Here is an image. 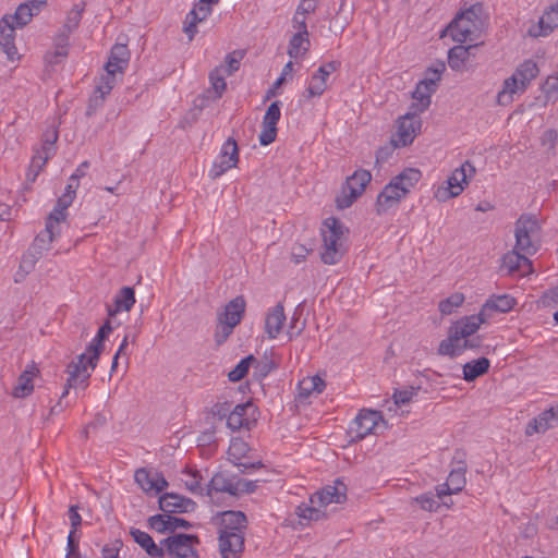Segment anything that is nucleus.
<instances>
[{
  "label": "nucleus",
  "instance_id": "obj_64",
  "mask_svg": "<svg viewBox=\"0 0 558 558\" xmlns=\"http://www.w3.org/2000/svg\"><path fill=\"white\" fill-rule=\"evenodd\" d=\"M78 543L80 536L76 535L75 531H70L66 544V558H81Z\"/></svg>",
  "mask_w": 558,
  "mask_h": 558
},
{
  "label": "nucleus",
  "instance_id": "obj_49",
  "mask_svg": "<svg viewBox=\"0 0 558 558\" xmlns=\"http://www.w3.org/2000/svg\"><path fill=\"white\" fill-rule=\"evenodd\" d=\"M182 474L185 476L182 478V482L184 483V486L187 490H190L193 494H203V488L201 486V480L202 476L199 475L198 471L196 470H190L185 469Z\"/></svg>",
  "mask_w": 558,
  "mask_h": 558
},
{
  "label": "nucleus",
  "instance_id": "obj_3",
  "mask_svg": "<svg viewBox=\"0 0 558 558\" xmlns=\"http://www.w3.org/2000/svg\"><path fill=\"white\" fill-rule=\"evenodd\" d=\"M481 5L475 4L457 15L447 28L442 32L449 33L457 43H465L468 40H476L483 28V20L480 16Z\"/></svg>",
  "mask_w": 558,
  "mask_h": 558
},
{
  "label": "nucleus",
  "instance_id": "obj_53",
  "mask_svg": "<svg viewBox=\"0 0 558 558\" xmlns=\"http://www.w3.org/2000/svg\"><path fill=\"white\" fill-rule=\"evenodd\" d=\"M105 70H106V74L101 75V77L99 78V82L95 88H97L98 92H101L102 94L109 95L117 82L116 74L120 73V71H117L113 69H105Z\"/></svg>",
  "mask_w": 558,
  "mask_h": 558
},
{
  "label": "nucleus",
  "instance_id": "obj_47",
  "mask_svg": "<svg viewBox=\"0 0 558 558\" xmlns=\"http://www.w3.org/2000/svg\"><path fill=\"white\" fill-rule=\"evenodd\" d=\"M483 338L481 336H471L462 339L461 342L453 343L452 353H438L439 355H448L451 359L459 356L465 350H475L481 348Z\"/></svg>",
  "mask_w": 558,
  "mask_h": 558
},
{
  "label": "nucleus",
  "instance_id": "obj_15",
  "mask_svg": "<svg viewBox=\"0 0 558 558\" xmlns=\"http://www.w3.org/2000/svg\"><path fill=\"white\" fill-rule=\"evenodd\" d=\"M256 408L250 401L236 404L229 414L227 426L232 430L250 429L255 422Z\"/></svg>",
  "mask_w": 558,
  "mask_h": 558
},
{
  "label": "nucleus",
  "instance_id": "obj_2",
  "mask_svg": "<svg viewBox=\"0 0 558 558\" xmlns=\"http://www.w3.org/2000/svg\"><path fill=\"white\" fill-rule=\"evenodd\" d=\"M347 229L343 223L335 217H329L324 221L322 230L323 251L320 258L324 264L335 265L341 260L347 252L344 241Z\"/></svg>",
  "mask_w": 558,
  "mask_h": 558
},
{
  "label": "nucleus",
  "instance_id": "obj_7",
  "mask_svg": "<svg viewBox=\"0 0 558 558\" xmlns=\"http://www.w3.org/2000/svg\"><path fill=\"white\" fill-rule=\"evenodd\" d=\"M372 180V173L365 169H357L347 178L341 194L337 196L336 204L340 209L349 208L365 191Z\"/></svg>",
  "mask_w": 558,
  "mask_h": 558
},
{
  "label": "nucleus",
  "instance_id": "obj_30",
  "mask_svg": "<svg viewBox=\"0 0 558 558\" xmlns=\"http://www.w3.org/2000/svg\"><path fill=\"white\" fill-rule=\"evenodd\" d=\"M130 534L134 542L138 544L151 558H160L165 555L163 545H157L153 537L140 529L132 527Z\"/></svg>",
  "mask_w": 558,
  "mask_h": 558
},
{
  "label": "nucleus",
  "instance_id": "obj_57",
  "mask_svg": "<svg viewBox=\"0 0 558 558\" xmlns=\"http://www.w3.org/2000/svg\"><path fill=\"white\" fill-rule=\"evenodd\" d=\"M542 90L547 101L558 98V75H549L542 85Z\"/></svg>",
  "mask_w": 558,
  "mask_h": 558
},
{
  "label": "nucleus",
  "instance_id": "obj_56",
  "mask_svg": "<svg viewBox=\"0 0 558 558\" xmlns=\"http://www.w3.org/2000/svg\"><path fill=\"white\" fill-rule=\"evenodd\" d=\"M464 302L462 293H453L447 299L440 301L439 311L442 315H450L456 307H459Z\"/></svg>",
  "mask_w": 558,
  "mask_h": 558
},
{
  "label": "nucleus",
  "instance_id": "obj_12",
  "mask_svg": "<svg viewBox=\"0 0 558 558\" xmlns=\"http://www.w3.org/2000/svg\"><path fill=\"white\" fill-rule=\"evenodd\" d=\"M421 126L422 121L418 117V113L412 110L405 113L403 117L399 118L397 133L392 137L395 146L404 147L411 144L415 136L420 133Z\"/></svg>",
  "mask_w": 558,
  "mask_h": 558
},
{
  "label": "nucleus",
  "instance_id": "obj_40",
  "mask_svg": "<svg viewBox=\"0 0 558 558\" xmlns=\"http://www.w3.org/2000/svg\"><path fill=\"white\" fill-rule=\"evenodd\" d=\"M74 198L70 194H62L53 208L49 214L47 220L60 227V223L65 221L68 216V208L72 205Z\"/></svg>",
  "mask_w": 558,
  "mask_h": 558
},
{
  "label": "nucleus",
  "instance_id": "obj_59",
  "mask_svg": "<svg viewBox=\"0 0 558 558\" xmlns=\"http://www.w3.org/2000/svg\"><path fill=\"white\" fill-rule=\"evenodd\" d=\"M53 155H48V150H44L43 148L40 150H37L35 155L32 158L31 166L33 168H36L34 171V177L32 178V181H35L37 175L39 174L40 170L44 168L46 162L49 158H51Z\"/></svg>",
  "mask_w": 558,
  "mask_h": 558
},
{
  "label": "nucleus",
  "instance_id": "obj_17",
  "mask_svg": "<svg viewBox=\"0 0 558 558\" xmlns=\"http://www.w3.org/2000/svg\"><path fill=\"white\" fill-rule=\"evenodd\" d=\"M347 499V485L336 480L333 485H327L322 490L316 492L310 499L311 504L317 506H327L329 504H342Z\"/></svg>",
  "mask_w": 558,
  "mask_h": 558
},
{
  "label": "nucleus",
  "instance_id": "obj_28",
  "mask_svg": "<svg viewBox=\"0 0 558 558\" xmlns=\"http://www.w3.org/2000/svg\"><path fill=\"white\" fill-rule=\"evenodd\" d=\"M286 322L284 308L281 303H278L270 308L265 319V332L269 339H276L281 332Z\"/></svg>",
  "mask_w": 558,
  "mask_h": 558
},
{
  "label": "nucleus",
  "instance_id": "obj_32",
  "mask_svg": "<svg viewBox=\"0 0 558 558\" xmlns=\"http://www.w3.org/2000/svg\"><path fill=\"white\" fill-rule=\"evenodd\" d=\"M112 331L110 320H106L105 324L98 329L96 337L86 348L88 353H92V369H95L99 360V356L104 350V341Z\"/></svg>",
  "mask_w": 558,
  "mask_h": 558
},
{
  "label": "nucleus",
  "instance_id": "obj_1",
  "mask_svg": "<svg viewBox=\"0 0 558 558\" xmlns=\"http://www.w3.org/2000/svg\"><path fill=\"white\" fill-rule=\"evenodd\" d=\"M421 177V171L414 168H407L393 177L377 195L376 213L384 215L390 209L397 208L411 189L420 181Z\"/></svg>",
  "mask_w": 558,
  "mask_h": 558
},
{
  "label": "nucleus",
  "instance_id": "obj_58",
  "mask_svg": "<svg viewBox=\"0 0 558 558\" xmlns=\"http://www.w3.org/2000/svg\"><path fill=\"white\" fill-rule=\"evenodd\" d=\"M108 95L98 92L97 88L94 89L86 109V116L92 117L96 113V111L104 106L105 99Z\"/></svg>",
  "mask_w": 558,
  "mask_h": 558
},
{
  "label": "nucleus",
  "instance_id": "obj_16",
  "mask_svg": "<svg viewBox=\"0 0 558 558\" xmlns=\"http://www.w3.org/2000/svg\"><path fill=\"white\" fill-rule=\"evenodd\" d=\"M159 509L168 514L192 512L196 508V502L191 498L175 493H165L158 500Z\"/></svg>",
  "mask_w": 558,
  "mask_h": 558
},
{
  "label": "nucleus",
  "instance_id": "obj_21",
  "mask_svg": "<svg viewBox=\"0 0 558 558\" xmlns=\"http://www.w3.org/2000/svg\"><path fill=\"white\" fill-rule=\"evenodd\" d=\"M219 550L222 558H240L244 550V535L233 532L219 533Z\"/></svg>",
  "mask_w": 558,
  "mask_h": 558
},
{
  "label": "nucleus",
  "instance_id": "obj_55",
  "mask_svg": "<svg viewBox=\"0 0 558 558\" xmlns=\"http://www.w3.org/2000/svg\"><path fill=\"white\" fill-rule=\"evenodd\" d=\"M446 66L444 62H439L436 66L428 68L426 70V76L421 82L425 83L428 87L436 92L437 83L441 78V74Z\"/></svg>",
  "mask_w": 558,
  "mask_h": 558
},
{
  "label": "nucleus",
  "instance_id": "obj_52",
  "mask_svg": "<svg viewBox=\"0 0 558 558\" xmlns=\"http://www.w3.org/2000/svg\"><path fill=\"white\" fill-rule=\"evenodd\" d=\"M134 480L145 493L154 492V473L145 468L136 470Z\"/></svg>",
  "mask_w": 558,
  "mask_h": 558
},
{
  "label": "nucleus",
  "instance_id": "obj_10",
  "mask_svg": "<svg viewBox=\"0 0 558 558\" xmlns=\"http://www.w3.org/2000/svg\"><path fill=\"white\" fill-rule=\"evenodd\" d=\"M198 537L192 534H177L160 542L171 558H198L195 545Z\"/></svg>",
  "mask_w": 558,
  "mask_h": 558
},
{
  "label": "nucleus",
  "instance_id": "obj_9",
  "mask_svg": "<svg viewBox=\"0 0 558 558\" xmlns=\"http://www.w3.org/2000/svg\"><path fill=\"white\" fill-rule=\"evenodd\" d=\"M245 307L246 301L243 295H238L226 304L223 312L218 317L222 330L221 339L216 335L218 344H221L231 335L233 328L241 323Z\"/></svg>",
  "mask_w": 558,
  "mask_h": 558
},
{
  "label": "nucleus",
  "instance_id": "obj_18",
  "mask_svg": "<svg viewBox=\"0 0 558 558\" xmlns=\"http://www.w3.org/2000/svg\"><path fill=\"white\" fill-rule=\"evenodd\" d=\"M527 254L513 247L512 251L502 256L501 270L508 275L524 276L533 271L532 262L526 257Z\"/></svg>",
  "mask_w": 558,
  "mask_h": 558
},
{
  "label": "nucleus",
  "instance_id": "obj_33",
  "mask_svg": "<svg viewBox=\"0 0 558 558\" xmlns=\"http://www.w3.org/2000/svg\"><path fill=\"white\" fill-rule=\"evenodd\" d=\"M135 303V292L131 287H123L114 298V308L111 306L107 307L108 315L114 316L121 311L129 312Z\"/></svg>",
  "mask_w": 558,
  "mask_h": 558
},
{
  "label": "nucleus",
  "instance_id": "obj_42",
  "mask_svg": "<svg viewBox=\"0 0 558 558\" xmlns=\"http://www.w3.org/2000/svg\"><path fill=\"white\" fill-rule=\"evenodd\" d=\"M538 66L533 60H525L514 71L515 77L521 82V88H526L529 84L538 75Z\"/></svg>",
  "mask_w": 558,
  "mask_h": 558
},
{
  "label": "nucleus",
  "instance_id": "obj_63",
  "mask_svg": "<svg viewBox=\"0 0 558 558\" xmlns=\"http://www.w3.org/2000/svg\"><path fill=\"white\" fill-rule=\"evenodd\" d=\"M262 482L260 480H245V478H239L234 482V488H236V496L239 494H252L254 493L257 487L258 483Z\"/></svg>",
  "mask_w": 558,
  "mask_h": 558
},
{
  "label": "nucleus",
  "instance_id": "obj_25",
  "mask_svg": "<svg viewBox=\"0 0 558 558\" xmlns=\"http://www.w3.org/2000/svg\"><path fill=\"white\" fill-rule=\"evenodd\" d=\"M247 519L242 511L228 510L221 512L219 533L233 532L245 535Z\"/></svg>",
  "mask_w": 558,
  "mask_h": 558
},
{
  "label": "nucleus",
  "instance_id": "obj_29",
  "mask_svg": "<svg viewBox=\"0 0 558 558\" xmlns=\"http://www.w3.org/2000/svg\"><path fill=\"white\" fill-rule=\"evenodd\" d=\"M248 450L247 444L243 441L242 439H234L231 441V445L228 450V454L234 465L242 468L241 472H247L248 470L259 469L263 468L264 464L262 461H256L252 463H244L241 462L242 457L245 456L246 451Z\"/></svg>",
  "mask_w": 558,
  "mask_h": 558
},
{
  "label": "nucleus",
  "instance_id": "obj_46",
  "mask_svg": "<svg viewBox=\"0 0 558 558\" xmlns=\"http://www.w3.org/2000/svg\"><path fill=\"white\" fill-rule=\"evenodd\" d=\"M310 48V39L308 35H303V33H295L289 43L288 54L296 59L300 56L305 54Z\"/></svg>",
  "mask_w": 558,
  "mask_h": 558
},
{
  "label": "nucleus",
  "instance_id": "obj_6",
  "mask_svg": "<svg viewBox=\"0 0 558 558\" xmlns=\"http://www.w3.org/2000/svg\"><path fill=\"white\" fill-rule=\"evenodd\" d=\"M481 325L482 320L477 316L461 317L449 327L448 336L440 341L437 353H452L453 343L461 342L462 339L475 335Z\"/></svg>",
  "mask_w": 558,
  "mask_h": 558
},
{
  "label": "nucleus",
  "instance_id": "obj_26",
  "mask_svg": "<svg viewBox=\"0 0 558 558\" xmlns=\"http://www.w3.org/2000/svg\"><path fill=\"white\" fill-rule=\"evenodd\" d=\"M59 234L60 227L47 220L45 230L35 238L28 251H33V254H36V256L40 258L43 253L50 248V244Z\"/></svg>",
  "mask_w": 558,
  "mask_h": 558
},
{
  "label": "nucleus",
  "instance_id": "obj_24",
  "mask_svg": "<svg viewBox=\"0 0 558 558\" xmlns=\"http://www.w3.org/2000/svg\"><path fill=\"white\" fill-rule=\"evenodd\" d=\"M15 26L9 16H3L0 20V47L10 60H14L17 56V48L14 44Z\"/></svg>",
  "mask_w": 558,
  "mask_h": 558
},
{
  "label": "nucleus",
  "instance_id": "obj_23",
  "mask_svg": "<svg viewBox=\"0 0 558 558\" xmlns=\"http://www.w3.org/2000/svg\"><path fill=\"white\" fill-rule=\"evenodd\" d=\"M46 5V0H31L21 3L14 14L8 16L12 19V23L17 27H24L32 21L33 16L37 15Z\"/></svg>",
  "mask_w": 558,
  "mask_h": 558
},
{
  "label": "nucleus",
  "instance_id": "obj_14",
  "mask_svg": "<svg viewBox=\"0 0 558 558\" xmlns=\"http://www.w3.org/2000/svg\"><path fill=\"white\" fill-rule=\"evenodd\" d=\"M280 105L281 102L278 100L271 102L263 118V130L258 136L259 143L263 146H267L276 140L277 123L281 117Z\"/></svg>",
  "mask_w": 558,
  "mask_h": 558
},
{
  "label": "nucleus",
  "instance_id": "obj_4",
  "mask_svg": "<svg viewBox=\"0 0 558 558\" xmlns=\"http://www.w3.org/2000/svg\"><path fill=\"white\" fill-rule=\"evenodd\" d=\"M541 226L538 220L532 215H521L515 221V245L518 251L524 254L533 255L538 250V235Z\"/></svg>",
  "mask_w": 558,
  "mask_h": 558
},
{
  "label": "nucleus",
  "instance_id": "obj_19",
  "mask_svg": "<svg viewBox=\"0 0 558 558\" xmlns=\"http://www.w3.org/2000/svg\"><path fill=\"white\" fill-rule=\"evenodd\" d=\"M558 425V405H553L534 417L525 428V435L532 436L536 433H545Z\"/></svg>",
  "mask_w": 558,
  "mask_h": 558
},
{
  "label": "nucleus",
  "instance_id": "obj_35",
  "mask_svg": "<svg viewBox=\"0 0 558 558\" xmlns=\"http://www.w3.org/2000/svg\"><path fill=\"white\" fill-rule=\"evenodd\" d=\"M490 362L487 357L472 360L463 365V379L468 383L474 381L480 376L486 374L489 369Z\"/></svg>",
  "mask_w": 558,
  "mask_h": 558
},
{
  "label": "nucleus",
  "instance_id": "obj_37",
  "mask_svg": "<svg viewBox=\"0 0 558 558\" xmlns=\"http://www.w3.org/2000/svg\"><path fill=\"white\" fill-rule=\"evenodd\" d=\"M433 93H435L434 89L420 81L413 92V98L416 102L412 104L411 110L416 113L424 112L430 105V97Z\"/></svg>",
  "mask_w": 558,
  "mask_h": 558
},
{
  "label": "nucleus",
  "instance_id": "obj_62",
  "mask_svg": "<svg viewBox=\"0 0 558 558\" xmlns=\"http://www.w3.org/2000/svg\"><path fill=\"white\" fill-rule=\"evenodd\" d=\"M538 304L543 307L558 306V286L544 291L538 300Z\"/></svg>",
  "mask_w": 558,
  "mask_h": 558
},
{
  "label": "nucleus",
  "instance_id": "obj_60",
  "mask_svg": "<svg viewBox=\"0 0 558 558\" xmlns=\"http://www.w3.org/2000/svg\"><path fill=\"white\" fill-rule=\"evenodd\" d=\"M417 502L423 510L436 511L439 508V502L435 496L430 493L420 495L413 499Z\"/></svg>",
  "mask_w": 558,
  "mask_h": 558
},
{
  "label": "nucleus",
  "instance_id": "obj_34",
  "mask_svg": "<svg viewBox=\"0 0 558 558\" xmlns=\"http://www.w3.org/2000/svg\"><path fill=\"white\" fill-rule=\"evenodd\" d=\"M215 493H228L231 496H236L234 482L221 473L215 474L207 485L206 495L214 498Z\"/></svg>",
  "mask_w": 558,
  "mask_h": 558
},
{
  "label": "nucleus",
  "instance_id": "obj_38",
  "mask_svg": "<svg viewBox=\"0 0 558 558\" xmlns=\"http://www.w3.org/2000/svg\"><path fill=\"white\" fill-rule=\"evenodd\" d=\"M558 26V8L550 7L538 21V32L530 31L533 36H547Z\"/></svg>",
  "mask_w": 558,
  "mask_h": 558
},
{
  "label": "nucleus",
  "instance_id": "obj_41",
  "mask_svg": "<svg viewBox=\"0 0 558 558\" xmlns=\"http://www.w3.org/2000/svg\"><path fill=\"white\" fill-rule=\"evenodd\" d=\"M86 3L81 1L80 3H75L71 10L66 12L65 20L60 28L66 33H74L82 21L83 13L85 11Z\"/></svg>",
  "mask_w": 558,
  "mask_h": 558
},
{
  "label": "nucleus",
  "instance_id": "obj_43",
  "mask_svg": "<svg viewBox=\"0 0 558 558\" xmlns=\"http://www.w3.org/2000/svg\"><path fill=\"white\" fill-rule=\"evenodd\" d=\"M475 46H454L448 51V64L454 71H461L464 69L465 61L469 59L470 49Z\"/></svg>",
  "mask_w": 558,
  "mask_h": 558
},
{
  "label": "nucleus",
  "instance_id": "obj_5",
  "mask_svg": "<svg viewBox=\"0 0 558 558\" xmlns=\"http://www.w3.org/2000/svg\"><path fill=\"white\" fill-rule=\"evenodd\" d=\"M474 174V166L469 160L464 161L459 168L451 172L445 181L446 185L439 186L435 191V198L439 202H447L450 198L459 196Z\"/></svg>",
  "mask_w": 558,
  "mask_h": 558
},
{
  "label": "nucleus",
  "instance_id": "obj_54",
  "mask_svg": "<svg viewBox=\"0 0 558 558\" xmlns=\"http://www.w3.org/2000/svg\"><path fill=\"white\" fill-rule=\"evenodd\" d=\"M296 514L301 519L310 520V521H318L323 518H325V513L315 507V505L312 504V506L307 504H301L296 508Z\"/></svg>",
  "mask_w": 558,
  "mask_h": 558
},
{
  "label": "nucleus",
  "instance_id": "obj_44",
  "mask_svg": "<svg viewBox=\"0 0 558 558\" xmlns=\"http://www.w3.org/2000/svg\"><path fill=\"white\" fill-rule=\"evenodd\" d=\"M515 304L517 300L510 294L492 295L486 300V308L498 313H508Z\"/></svg>",
  "mask_w": 558,
  "mask_h": 558
},
{
  "label": "nucleus",
  "instance_id": "obj_11",
  "mask_svg": "<svg viewBox=\"0 0 558 558\" xmlns=\"http://www.w3.org/2000/svg\"><path fill=\"white\" fill-rule=\"evenodd\" d=\"M383 418L380 411L361 410L349 427L351 441H360L373 433L378 422Z\"/></svg>",
  "mask_w": 558,
  "mask_h": 558
},
{
  "label": "nucleus",
  "instance_id": "obj_39",
  "mask_svg": "<svg viewBox=\"0 0 558 558\" xmlns=\"http://www.w3.org/2000/svg\"><path fill=\"white\" fill-rule=\"evenodd\" d=\"M326 384L319 376H312L302 379L298 387V397L300 400L308 398L313 392L320 393L325 389Z\"/></svg>",
  "mask_w": 558,
  "mask_h": 558
},
{
  "label": "nucleus",
  "instance_id": "obj_50",
  "mask_svg": "<svg viewBox=\"0 0 558 558\" xmlns=\"http://www.w3.org/2000/svg\"><path fill=\"white\" fill-rule=\"evenodd\" d=\"M327 88V78L317 71L312 75L308 87L306 88L307 97H319Z\"/></svg>",
  "mask_w": 558,
  "mask_h": 558
},
{
  "label": "nucleus",
  "instance_id": "obj_31",
  "mask_svg": "<svg viewBox=\"0 0 558 558\" xmlns=\"http://www.w3.org/2000/svg\"><path fill=\"white\" fill-rule=\"evenodd\" d=\"M130 61V50L125 44L117 43L110 50L105 69H113L123 73Z\"/></svg>",
  "mask_w": 558,
  "mask_h": 558
},
{
  "label": "nucleus",
  "instance_id": "obj_20",
  "mask_svg": "<svg viewBox=\"0 0 558 558\" xmlns=\"http://www.w3.org/2000/svg\"><path fill=\"white\" fill-rule=\"evenodd\" d=\"M72 33L59 28L52 38L53 50L47 51L44 60L47 64L54 65L63 61L69 54L70 36Z\"/></svg>",
  "mask_w": 558,
  "mask_h": 558
},
{
  "label": "nucleus",
  "instance_id": "obj_61",
  "mask_svg": "<svg viewBox=\"0 0 558 558\" xmlns=\"http://www.w3.org/2000/svg\"><path fill=\"white\" fill-rule=\"evenodd\" d=\"M168 513L155 514L148 519V525L151 530L158 533L169 532V525L167 522Z\"/></svg>",
  "mask_w": 558,
  "mask_h": 558
},
{
  "label": "nucleus",
  "instance_id": "obj_36",
  "mask_svg": "<svg viewBox=\"0 0 558 558\" xmlns=\"http://www.w3.org/2000/svg\"><path fill=\"white\" fill-rule=\"evenodd\" d=\"M526 88H521V82L514 74L506 78L502 84V89L497 95L498 105L506 106L513 101V94L523 93Z\"/></svg>",
  "mask_w": 558,
  "mask_h": 558
},
{
  "label": "nucleus",
  "instance_id": "obj_8",
  "mask_svg": "<svg viewBox=\"0 0 558 558\" xmlns=\"http://www.w3.org/2000/svg\"><path fill=\"white\" fill-rule=\"evenodd\" d=\"M92 353L87 351L77 355L75 361H72L68 367V379L64 391L61 398H64L69 393L70 388H76L82 386L83 389L87 387L88 379L92 374Z\"/></svg>",
  "mask_w": 558,
  "mask_h": 558
},
{
  "label": "nucleus",
  "instance_id": "obj_13",
  "mask_svg": "<svg viewBox=\"0 0 558 558\" xmlns=\"http://www.w3.org/2000/svg\"><path fill=\"white\" fill-rule=\"evenodd\" d=\"M239 161V148L236 142L233 138H228L222 147L219 156L213 163L209 171L211 179H217L222 175L226 171L236 166Z\"/></svg>",
  "mask_w": 558,
  "mask_h": 558
},
{
  "label": "nucleus",
  "instance_id": "obj_51",
  "mask_svg": "<svg viewBox=\"0 0 558 558\" xmlns=\"http://www.w3.org/2000/svg\"><path fill=\"white\" fill-rule=\"evenodd\" d=\"M222 69L216 68L209 74V81L211 84V89L215 93L214 98L218 99L222 96L223 92L227 88V83L223 74H221Z\"/></svg>",
  "mask_w": 558,
  "mask_h": 558
},
{
  "label": "nucleus",
  "instance_id": "obj_45",
  "mask_svg": "<svg viewBox=\"0 0 558 558\" xmlns=\"http://www.w3.org/2000/svg\"><path fill=\"white\" fill-rule=\"evenodd\" d=\"M465 472L466 466L461 462L458 468L451 470L447 482L441 484V487H449L456 494L461 492L465 485Z\"/></svg>",
  "mask_w": 558,
  "mask_h": 558
},
{
  "label": "nucleus",
  "instance_id": "obj_22",
  "mask_svg": "<svg viewBox=\"0 0 558 558\" xmlns=\"http://www.w3.org/2000/svg\"><path fill=\"white\" fill-rule=\"evenodd\" d=\"M211 13L209 3H203L201 0L186 14L183 32L187 35L189 41H192L197 34V24L205 21Z\"/></svg>",
  "mask_w": 558,
  "mask_h": 558
},
{
  "label": "nucleus",
  "instance_id": "obj_48",
  "mask_svg": "<svg viewBox=\"0 0 558 558\" xmlns=\"http://www.w3.org/2000/svg\"><path fill=\"white\" fill-rule=\"evenodd\" d=\"M254 362H256V359L252 354L242 359L235 365V367L228 373V379L232 383L240 381L241 379H243L246 376V374L248 373L250 366Z\"/></svg>",
  "mask_w": 558,
  "mask_h": 558
},
{
  "label": "nucleus",
  "instance_id": "obj_27",
  "mask_svg": "<svg viewBox=\"0 0 558 558\" xmlns=\"http://www.w3.org/2000/svg\"><path fill=\"white\" fill-rule=\"evenodd\" d=\"M39 374V369L34 362L28 364L17 378V384L13 388L12 395L15 398H25L34 390V378Z\"/></svg>",
  "mask_w": 558,
  "mask_h": 558
}]
</instances>
